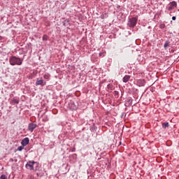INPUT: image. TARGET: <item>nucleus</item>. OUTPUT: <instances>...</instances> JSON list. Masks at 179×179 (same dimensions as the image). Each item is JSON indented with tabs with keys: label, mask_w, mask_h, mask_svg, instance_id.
I'll return each instance as SVG.
<instances>
[{
	"label": "nucleus",
	"mask_w": 179,
	"mask_h": 179,
	"mask_svg": "<svg viewBox=\"0 0 179 179\" xmlns=\"http://www.w3.org/2000/svg\"><path fill=\"white\" fill-rule=\"evenodd\" d=\"M10 65L12 66H15V65H22L23 63L22 61L20 59V57L12 56L9 59Z\"/></svg>",
	"instance_id": "nucleus-1"
},
{
	"label": "nucleus",
	"mask_w": 179,
	"mask_h": 179,
	"mask_svg": "<svg viewBox=\"0 0 179 179\" xmlns=\"http://www.w3.org/2000/svg\"><path fill=\"white\" fill-rule=\"evenodd\" d=\"M34 164L36 166H38V162H34V161H29L26 165V169H28L29 170H34Z\"/></svg>",
	"instance_id": "nucleus-2"
},
{
	"label": "nucleus",
	"mask_w": 179,
	"mask_h": 179,
	"mask_svg": "<svg viewBox=\"0 0 179 179\" xmlns=\"http://www.w3.org/2000/svg\"><path fill=\"white\" fill-rule=\"evenodd\" d=\"M138 23V17H134L131 19H129L128 22L129 27H135Z\"/></svg>",
	"instance_id": "nucleus-3"
},
{
	"label": "nucleus",
	"mask_w": 179,
	"mask_h": 179,
	"mask_svg": "<svg viewBox=\"0 0 179 179\" xmlns=\"http://www.w3.org/2000/svg\"><path fill=\"white\" fill-rule=\"evenodd\" d=\"M37 127V124L31 122L29 123L28 125V129L29 131H30V132H33L34 131V129H36V128Z\"/></svg>",
	"instance_id": "nucleus-4"
},
{
	"label": "nucleus",
	"mask_w": 179,
	"mask_h": 179,
	"mask_svg": "<svg viewBox=\"0 0 179 179\" xmlns=\"http://www.w3.org/2000/svg\"><path fill=\"white\" fill-rule=\"evenodd\" d=\"M177 7V2L172 1L170 3L169 6L168 7V10H173L174 8Z\"/></svg>",
	"instance_id": "nucleus-5"
},
{
	"label": "nucleus",
	"mask_w": 179,
	"mask_h": 179,
	"mask_svg": "<svg viewBox=\"0 0 179 179\" xmlns=\"http://www.w3.org/2000/svg\"><path fill=\"white\" fill-rule=\"evenodd\" d=\"M45 81H44L43 79L38 80L36 82V86H45Z\"/></svg>",
	"instance_id": "nucleus-6"
},
{
	"label": "nucleus",
	"mask_w": 179,
	"mask_h": 179,
	"mask_svg": "<svg viewBox=\"0 0 179 179\" xmlns=\"http://www.w3.org/2000/svg\"><path fill=\"white\" fill-rule=\"evenodd\" d=\"M30 142V140L29 139V138L26 137L24 138L22 142H21V145L22 146H27V145H29V143Z\"/></svg>",
	"instance_id": "nucleus-7"
},
{
	"label": "nucleus",
	"mask_w": 179,
	"mask_h": 179,
	"mask_svg": "<svg viewBox=\"0 0 179 179\" xmlns=\"http://www.w3.org/2000/svg\"><path fill=\"white\" fill-rule=\"evenodd\" d=\"M145 83L146 82L143 79H140V80H138L137 81V85L138 86H140V87L145 86Z\"/></svg>",
	"instance_id": "nucleus-8"
},
{
	"label": "nucleus",
	"mask_w": 179,
	"mask_h": 179,
	"mask_svg": "<svg viewBox=\"0 0 179 179\" xmlns=\"http://www.w3.org/2000/svg\"><path fill=\"white\" fill-rule=\"evenodd\" d=\"M129 79H131V76L129 75L124 76L123 78L124 83H127L129 80Z\"/></svg>",
	"instance_id": "nucleus-9"
},
{
	"label": "nucleus",
	"mask_w": 179,
	"mask_h": 179,
	"mask_svg": "<svg viewBox=\"0 0 179 179\" xmlns=\"http://www.w3.org/2000/svg\"><path fill=\"white\" fill-rule=\"evenodd\" d=\"M170 45V41H166L164 45V48H167Z\"/></svg>",
	"instance_id": "nucleus-10"
},
{
	"label": "nucleus",
	"mask_w": 179,
	"mask_h": 179,
	"mask_svg": "<svg viewBox=\"0 0 179 179\" xmlns=\"http://www.w3.org/2000/svg\"><path fill=\"white\" fill-rule=\"evenodd\" d=\"M169 122H164L162 124V128H164V129H166V128H169Z\"/></svg>",
	"instance_id": "nucleus-11"
},
{
	"label": "nucleus",
	"mask_w": 179,
	"mask_h": 179,
	"mask_svg": "<svg viewBox=\"0 0 179 179\" xmlns=\"http://www.w3.org/2000/svg\"><path fill=\"white\" fill-rule=\"evenodd\" d=\"M63 25L64 26H69V20H65L64 22H63Z\"/></svg>",
	"instance_id": "nucleus-12"
},
{
	"label": "nucleus",
	"mask_w": 179,
	"mask_h": 179,
	"mask_svg": "<svg viewBox=\"0 0 179 179\" xmlns=\"http://www.w3.org/2000/svg\"><path fill=\"white\" fill-rule=\"evenodd\" d=\"M12 103H14L15 104H19V99L13 98L12 99Z\"/></svg>",
	"instance_id": "nucleus-13"
},
{
	"label": "nucleus",
	"mask_w": 179,
	"mask_h": 179,
	"mask_svg": "<svg viewBox=\"0 0 179 179\" xmlns=\"http://www.w3.org/2000/svg\"><path fill=\"white\" fill-rule=\"evenodd\" d=\"M43 78L48 80V79H50V75L48 73H45L43 75Z\"/></svg>",
	"instance_id": "nucleus-14"
},
{
	"label": "nucleus",
	"mask_w": 179,
	"mask_h": 179,
	"mask_svg": "<svg viewBox=\"0 0 179 179\" xmlns=\"http://www.w3.org/2000/svg\"><path fill=\"white\" fill-rule=\"evenodd\" d=\"M24 149V146H19L17 148V150H19V152H22L23 150Z\"/></svg>",
	"instance_id": "nucleus-15"
},
{
	"label": "nucleus",
	"mask_w": 179,
	"mask_h": 179,
	"mask_svg": "<svg viewBox=\"0 0 179 179\" xmlns=\"http://www.w3.org/2000/svg\"><path fill=\"white\" fill-rule=\"evenodd\" d=\"M47 40H48V36L47 35H43V41H47Z\"/></svg>",
	"instance_id": "nucleus-16"
},
{
	"label": "nucleus",
	"mask_w": 179,
	"mask_h": 179,
	"mask_svg": "<svg viewBox=\"0 0 179 179\" xmlns=\"http://www.w3.org/2000/svg\"><path fill=\"white\" fill-rule=\"evenodd\" d=\"M0 178L1 179H6V175H1Z\"/></svg>",
	"instance_id": "nucleus-17"
},
{
	"label": "nucleus",
	"mask_w": 179,
	"mask_h": 179,
	"mask_svg": "<svg viewBox=\"0 0 179 179\" xmlns=\"http://www.w3.org/2000/svg\"><path fill=\"white\" fill-rule=\"evenodd\" d=\"M176 19H177V17H176V16L172 17V20H176Z\"/></svg>",
	"instance_id": "nucleus-18"
},
{
	"label": "nucleus",
	"mask_w": 179,
	"mask_h": 179,
	"mask_svg": "<svg viewBox=\"0 0 179 179\" xmlns=\"http://www.w3.org/2000/svg\"><path fill=\"white\" fill-rule=\"evenodd\" d=\"M101 19H104V15H101Z\"/></svg>",
	"instance_id": "nucleus-19"
},
{
	"label": "nucleus",
	"mask_w": 179,
	"mask_h": 179,
	"mask_svg": "<svg viewBox=\"0 0 179 179\" xmlns=\"http://www.w3.org/2000/svg\"><path fill=\"white\" fill-rule=\"evenodd\" d=\"M115 94H118V92L117 91H115Z\"/></svg>",
	"instance_id": "nucleus-20"
},
{
	"label": "nucleus",
	"mask_w": 179,
	"mask_h": 179,
	"mask_svg": "<svg viewBox=\"0 0 179 179\" xmlns=\"http://www.w3.org/2000/svg\"><path fill=\"white\" fill-rule=\"evenodd\" d=\"M10 162H13V159L11 158V159H10Z\"/></svg>",
	"instance_id": "nucleus-21"
},
{
	"label": "nucleus",
	"mask_w": 179,
	"mask_h": 179,
	"mask_svg": "<svg viewBox=\"0 0 179 179\" xmlns=\"http://www.w3.org/2000/svg\"><path fill=\"white\" fill-rule=\"evenodd\" d=\"M0 40H2V36H0Z\"/></svg>",
	"instance_id": "nucleus-22"
},
{
	"label": "nucleus",
	"mask_w": 179,
	"mask_h": 179,
	"mask_svg": "<svg viewBox=\"0 0 179 179\" xmlns=\"http://www.w3.org/2000/svg\"><path fill=\"white\" fill-rule=\"evenodd\" d=\"M103 53H99V56L101 57V55H102Z\"/></svg>",
	"instance_id": "nucleus-23"
},
{
	"label": "nucleus",
	"mask_w": 179,
	"mask_h": 179,
	"mask_svg": "<svg viewBox=\"0 0 179 179\" xmlns=\"http://www.w3.org/2000/svg\"><path fill=\"white\" fill-rule=\"evenodd\" d=\"M108 87H110V85H108Z\"/></svg>",
	"instance_id": "nucleus-24"
},
{
	"label": "nucleus",
	"mask_w": 179,
	"mask_h": 179,
	"mask_svg": "<svg viewBox=\"0 0 179 179\" xmlns=\"http://www.w3.org/2000/svg\"><path fill=\"white\" fill-rule=\"evenodd\" d=\"M120 145H121V142L120 143Z\"/></svg>",
	"instance_id": "nucleus-25"
}]
</instances>
